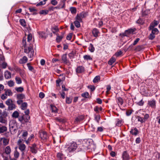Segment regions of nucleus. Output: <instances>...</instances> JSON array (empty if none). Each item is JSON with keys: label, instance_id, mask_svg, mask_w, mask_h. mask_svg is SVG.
<instances>
[{"label": "nucleus", "instance_id": "obj_1", "mask_svg": "<svg viewBox=\"0 0 160 160\" xmlns=\"http://www.w3.org/2000/svg\"><path fill=\"white\" fill-rule=\"evenodd\" d=\"M22 43L24 48V52L28 54V55L29 58H32L33 56L34 53L32 45L30 44L29 46L27 48L26 40H25L24 41V38L23 39Z\"/></svg>", "mask_w": 160, "mask_h": 160}, {"label": "nucleus", "instance_id": "obj_2", "mask_svg": "<svg viewBox=\"0 0 160 160\" xmlns=\"http://www.w3.org/2000/svg\"><path fill=\"white\" fill-rule=\"evenodd\" d=\"M5 104L8 106V110H12L16 108L15 105L13 103L11 99H8L5 102Z\"/></svg>", "mask_w": 160, "mask_h": 160}, {"label": "nucleus", "instance_id": "obj_3", "mask_svg": "<svg viewBox=\"0 0 160 160\" xmlns=\"http://www.w3.org/2000/svg\"><path fill=\"white\" fill-rule=\"evenodd\" d=\"M77 145L76 142H73L70 144L67 150L70 153L74 152L77 148Z\"/></svg>", "mask_w": 160, "mask_h": 160}, {"label": "nucleus", "instance_id": "obj_4", "mask_svg": "<svg viewBox=\"0 0 160 160\" xmlns=\"http://www.w3.org/2000/svg\"><path fill=\"white\" fill-rule=\"evenodd\" d=\"M5 58L2 55H0V64H1L2 66V68L5 69L7 66V63L5 62Z\"/></svg>", "mask_w": 160, "mask_h": 160}, {"label": "nucleus", "instance_id": "obj_5", "mask_svg": "<svg viewBox=\"0 0 160 160\" xmlns=\"http://www.w3.org/2000/svg\"><path fill=\"white\" fill-rule=\"evenodd\" d=\"M16 124L15 122L14 121H10L9 123V127L10 131H15L16 130Z\"/></svg>", "mask_w": 160, "mask_h": 160}, {"label": "nucleus", "instance_id": "obj_6", "mask_svg": "<svg viewBox=\"0 0 160 160\" xmlns=\"http://www.w3.org/2000/svg\"><path fill=\"white\" fill-rule=\"evenodd\" d=\"M48 136L46 132H41V141L43 142H45L48 138Z\"/></svg>", "mask_w": 160, "mask_h": 160}, {"label": "nucleus", "instance_id": "obj_7", "mask_svg": "<svg viewBox=\"0 0 160 160\" xmlns=\"http://www.w3.org/2000/svg\"><path fill=\"white\" fill-rule=\"evenodd\" d=\"M158 23V21H154V22H152L150 24V26L148 28V30H151L153 28H155L154 27L157 26Z\"/></svg>", "mask_w": 160, "mask_h": 160}, {"label": "nucleus", "instance_id": "obj_8", "mask_svg": "<svg viewBox=\"0 0 160 160\" xmlns=\"http://www.w3.org/2000/svg\"><path fill=\"white\" fill-rule=\"evenodd\" d=\"M123 160H129L130 157L126 151H124L122 154Z\"/></svg>", "mask_w": 160, "mask_h": 160}, {"label": "nucleus", "instance_id": "obj_9", "mask_svg": "<svg viewBox=\"0 0 160 160\" xmlns=\"http://www.w3.org/2000/svg\"><path fill=\"white\" fill-rule=\"evenodd\" d=\"M18 118L19 121L22 123H23L24 122H28L26 121L25 120V119H26V117L24 115L22 116H19Z\"/></svg>", "mask_w": 160, "mask_h": 160}, {"label": "nucleus", "instance_id": "obj_10", "mask_svg": "<svg viewBox=\"0 0 160 160\" xmlns=\"http://www.w3.org/2000/svg\"><path fill=\"white\" fill-rule=\"evenodd\" d=\"M28 60V59L27 57L24 56L22 58L20 59L19 62L21 64H24L27 62Z\"/></svg>", "mask_w": 160, "mask_h": 160}, {"label": "nucleus", "instance_id": "obj_11", "mask_svg": "<svg viewBox=\"0 0 160 160\" xmlns=\"http://www.w3.org/2000/svg\"><path fill=\"white\" fill-rule=\"evenodd\" d=\"M148 105L152 108H154L156 106V101L154 99L148 101Z\"/></svg>", "mask_w": 160, "mask_h": 160}, {"label": "nucleus", "instance_id": "obj_12", "mask_svg": "<svg viewBox=\"0 0 160 160\" xmlns=\"http://www.w3.org/2000/svg\"><path fill=\"white\" fill-rule=\"evenodd\" d=\"M84 71V68L82 66L78 67L76 69V72L77 73H82Z\"/></svg>", "mask_w": 160, "mask_h": 160}, {"label": "nucleus", "instance_id": "obj_13", "mask_svg": "<svg viewBox=\"0 0 160 160\" xmlns=\"http://www.w3.org/2000/svg\"><path fill=\"white\" fill-rule=\"evenodd\" d=\"M4 76L6 79H9L11 77V73L10 72L7 70L4 72Z\"/></svg>", "mask_w": 160, "mask_h": 160}, {"label": "nucleus", "instance_id": "obj_14", "mask_svg": "<svg viewBox=\"0 0 160 160\" xmlns=\"http://www.w3.org/2000/svg\"><path fill=\"white\" fill-rule=\"evenodd\" d=\"M99 33L98 30L96 28H93L92 31V33L95 37H97Z\"/></svg>", "mask_w": 160, "mask_h": 160}, {"label": "nucleus", "instance_id": "obj_15", "mask_svg": "<svg viewBox=\"0 0 160 160\" xmlns=\"http://www.w3.org/2000/svg\"><path fill=\"white\" fill-rule=\"evenodd\" d=\"M2 140V143L4 146H6L9 144V140L5 138H1L0 141Z\"/></svg>", "mask_w": 160, "mask_h": 160}, {"label": "nucleus", "instance_id": "obj_16", "mask_svg": "<svg viewBox=\"0 0 160 160\" xmlns=\"http://www.w3.org/2000/svg\"><path fill=\"white\" fill-rule=\"evenodd\" d=\"M62 59L63 62L65 64H68L69 63V61L67 59V54H65L62 55Z\"/></svg>", "mask_w": 160, "mask_h": 160}, {"label": "nucleus", "instance_id": "obj_17", "mask_svg": "<svg viewBox=\"0 0 160 160\" xmlns=\"http://www.w3.org/2000/svg\"><path fill=\"white\" fill-rule=\"evenodd\" d=\"M24 112L25 115H24L26 117V119H25V120L26 121H28L30 118V116L29 115V110L27 109Z\"/></svg>", "mask_w": 160, "mask_h": 160}, {"label": "nucleus", "instance_id": "obj_18", "mask_svg": "<svg viewBox=\"0 0 160 160\" xmlns=\"http://www.w3.org/2000/svg\"><path fill=\"white\" fill-rule=\"evenodd\" d=\"M5 153L7 155L9 154L11 152V149L9 146H7L4 149Z\"/></svg>", "mask_w": 160, "mask_h": 160}, {"label": "nucleus", "instance_id": "obj_19", "mask_svg": "<svg viewBox=\"0 0 160 160\" xmlns=\"http://www.w3.org/2000/svg\"><path fill=\"white\" fill-rule=\"evenodd\" d=\"M18 146L19 149L21 151H24L26 148V146L24 144H19Z\"/></svg>", "mask_w": 160, "mask_h": 160}, {"label": "nucleus", "instance_id": "obj_20", "mask_svg": "<svg viewBox=\"0 0 160 160\" xmlns=\"http://www.w3.org/2000/svg\"><path fill=\"white\" fill-rule=\"evenodd\" d=\"M36 145L35 144H33L32 146L30 147L31 151L32 153H36L37 152V150L36 149Z\"/></svg>", "mask_w": 160, "mask_h": 160}, {"label": "nucleus", "instance_id": "obj_21", "mask_svg": "<svg viewBox=\"0 0 160 160\" xmlns=\"http://www.w3.org/2000/svg\"><path fill=\"white\" fill-rule=\"evenodd\" d=\"M84 118V117L82 115L78 116L75 119V122H79L82 120Z\"/></svg>", "mask_w": 160, "mask_h": 160}, {"label": "nucleus", "instance_id": "obj_22", "mask_svg": "<svg viewBox=\"0 0 160 160\" xmlns=\"http://www.w3.org/2000/svg\"><path fill=\"white\" fill-rule=\"evenodd\" d=\"M16 97L17 99L22 100L23 99L25 98L24 94L22 93L17 94Z\"/></svg>", "mask_w": 160, "mask_h": 160}, {"label": "nucleus", "instance_id": "obj_23", "mask_svg": "<svg viewBox=\"0 0 160 160\" xmlns=\"http://www.w3.org/2000/svg\"><path fill=\"white\" fill-rule=\"evenodd\" d=\"M19 115V112L17 111L14 112L12 115V117L13 118H18Z\"/></svg>", "mask_w": 160, "mask_h": 160}, {"label": "nucleus", "instance_id": "obj_24", "mask_svg": "<svg viewBox=\"0 0 160 160\" xmlns=\"http://www.w3.org/2000/svg\"><path fill=\"white\" fill-rule=\"evenodd\" d=\"M7 130V127L4 126H0V134L4 133Z\"/></svg>", "mask_w": 160, "mask_h": 160}, {"label": "nucleus", "instance_id": "obj_25", "mask_svg": "<svg viewBox=\"0 0 160 160\" xmlns=\"http://www.w3.org/2000/svg\"><path fill=\"white\" fill-rule=\"evenodd\" d=\"M81 96L85 98H88L90 99L91 97L89 96V93L87 92H85L81 94Z\"/></svg>", "mask_w": 160, "mask_h": 160}, {"label": "nucleus", "instance_id": "obj_26", "mask_svg": "<svg viewBox=\"0 0 160 160\" xmlns=\"http://www.w3.org/2000/svg\"><path fill=\"white\" fill-rule=\"evenodd\" d=\"M4 91H5V93L7 96H12L13 93L10 89H4Z\"/></svg>", "mask_w": 160, "mask_h": 160}, {"label": "nucleus", "instance_id": "obj_27", "mask_svg": "<svg viewBox=\"0 0 160 160\" xmlns=\"http://www.w3.org/2000/svg\"><path fill=\"white\" fill-rule=\"evenodd\" d=\"M130 132L132 134L136 136L138 133V130L137 128H135L134 129H132L130 131Z\"/></svg>", "mask_w": 160, "mask_h": 160}, {"label": "nucleus", "instance_id": "obj_28", "mask_svg": "<svg viewBox=\"0 0 160 160\" xmlns=\"http://www.w3.org/2000/svg\"><path fill=\"white\" fill-rule=\"evenodd\" d=\"M57 37L56 39L57 42L59 43L62 40V38H63V35L60 36L58 33L56 34Z\"/></svg>", "mask_w": 160, "mask_h": 160}, {"label": "nucleus", "instance_id": "obj_29", "mask_svg": "<svg viewBox=\"0 0 160 160\" xmlns=\"http://www.w3.org/2000/svg\"><path fill=\"white\" fill-rule=\"evenodd\" d=\"M19 22L20 24L23 27H25L26 26V23L25 19H20L19 20Z\"/></svg>", "mask_w": 160, "mask_h": 160}, {"label": "nucleus", "instance_id": "obj_30", "mask_svg": "<svg viewBox=\"0 0 160 160\" xmlns=\"http://www.w3.org/2000/svg\"><path fill=\"white\" fill-rule=\"evenodd\" d=\"M30 12L32 13L33 14H37V10L33 7H31L29 8Z\"/></svg>", "mask_w": 160, "mask_h": 160}, {"label": "nucleus", "instance_id": "obj_31", "mask_svg": "<svg viewBox=\"0 0 160 160\" xmlns=\"http://www.w3.org/2000/svg\"><path fill=\"white\" fill-rule=\"evenodd\" d=\"M63 156L64 155L62 153L60 152L58 153L57 154V157L58 160H62L63 159Z\"/></svg>", "mask_w": 160, "mask_h": 160}, {"label": "nucleus", "instance_id": "obj_32", "mask_svg": "<svg viewBox=\"0 0 160 160\" xmlns=\"http://www.w3.org/2000/svg\"><path fill=\"white\" fill-rule=\"evenodd\" d=\"M7 120L5 118H4L2 116H0V122L4 124H6L7 123Z\"/></svg>", "mask_w": 160, "mask_h": 160}, {"label": "nucleus", "instance_id": "obj_33", "mask_svg": "<svg viewBox=\"0 0 160 160\" xmlns=\"http://www.w3.org/2000/svg\"><path fill=\"white\" fill-rule=\"evenodd\" d=\"M27 65L28 68L29 70L33 72H35V70H34L33 67L31 65L30 63H27Z\"/></svg>", "mask_w": 160, "mask_h": 160}, {"label": "nucleus", "instance_id": "obj_34", "mask_svg": "<svg viewBox=\"0 0 160 160\" xmlns=\"http://www.w3.org/2000/svg\"><path fill=\"white\" fill-rule=\"evenodd\" d=\"M52 32L54 34L56 33V32H58L59 31V29L57 26H55L54 27H52L51 28Z\"/></svg>", "mask_w": 160, "mask_h": 160}, {"label": "nucleus", "instance_id": "obj_35", "mask_svg": "<svg viewBox=\"0 0 160 160\" xmlns=\"http://www.w3.org/2000/svg\"><path fill=\"white\" fill-rule=\"evenodd\" d=\"M16 83L17 84H21L22 83V81L21 78L18 77H16L15 78Z\"/></svg>", "mask_w": 160, "mask_h": 160}, {"label": "nucleus", "instance_id": "obj_36", "mask_svg": "<svg viewBox=\"0 0 160 160\" xmlns=\"http://www.w3.org/2000/svg\"><path fill=\"white\" fill-rule=\"evenodd\" d=\"M15 90L18 92H21L24 91V88L23 87H15Z\"/></svg>", "mask_w": 160, "mask_h": 160}, {"label": "nucleus", "instance_id": "obj_37", "mask_svg": "<svg viewBox=\"0 0 160 160\" xmlns=\"http://www.w3.org/2000/svg\"><path fill=\"white\" fill-rule=\"evenodd\" d=\"M116 59L114 58H111L108 61V63L109 65H112L115 61Z\"/></svg>", "mask_w": 160, "mask_h": 160}, {"label": "nucleus", "instance_id": "obj_38", "mask_svg": "<svg viewBox=\"0 0 160 160\" xmlns=\"http://www.w3.org/2000/svg\"><path fill=\"white\" fill-rule=\"evenodd\" d=\"M151 30H152V33L154 35L158 34L159 32L157 28H153Z\"/></svg>", "mask_w": 160, "mask_h": 160}, {"label": "nucleus", "instance_id": "obj_39", "mask_svg": "<svg viewBox=\"0 0 160 160\" xmlns=\"http://www.w3.org/2000/svg\"><path fill=\"white\" fill-rule=\"evenodd\" d=\"M27 102H24L22 103L21 106V108L22 110H25L27 107Z\"/></svg>", "mask_w": 160, "mask_h": 160}, {"label": "nucleus", "instance_id": "obj_40", "mask_svg": "<svg viewBox=\"0 0 160 160\" xmlns=\"http://www.w3.org/2000/svg\"><path fill=\"white\" fill-rule=\"evenodd\" d=\"M83 58L84 59L86 60H92V58L89 55H86L83 56Z\"/></svg>", "mask_w": 160, "mask_h": 160}, {"label": "nucleus", "instance_id": "obj_41", "mask_svg": "<svg viewBox=\"0 0 160 160\" xmlns=\"http://www.w3.org/2000/svg\"><path fill=\"white\" fill-rule=\"evenodd\" d=\"M89 50L92 52H93L95 50V48L93 45L92 43L90 44L89 47L88 48Z\"/></svg>", "mask_w": 160, "mask_h": 160}, {"label": "nucleus", "instance_id": "obj_42", "mask_svg": "<svg viewBox=\"0 0 160 160\" xmlns=\"http://www.w3.org/2000/svg\"><path fill=\"white\" fill-rule=\"evenodd\" d=\"M51 107L52 112H53L55 113L57 112L58 111L57 108L55 106L51 105Z\"/></svg>", "mask_w": 160, "mask_h": 160}, {"label": "nucleus", "instance_id": "obj_43", "mask_svg": "<svg viewBox=\"0 0 160 160\" xmlns=\"http://www.w3.org/2000/svg\"><path fill=\"white\" fill-rule=\"evenodd\" d=\"M125 31V33H127V35H128L134 32V30L133 29L131 28L128 30H126Z\"/></svg>", "mask_w": 160, "mask_h": 160}, {"label": "nucleus", "instance_id": "obj_44", "mask_svg": "<svg viewBox=\"0 0 160 160\" xmlns=\"http://www.w3.org/2000/svg\"><path fill=\"white\" fill-rule=\"evenodd\" d=\"M70 11L72 14H75L77 12L76 8L73 7H71L70 8Z\"/></svg>", "mask_w": 160, "mask_h": 160}, {"label": "nucleus", "instance_id": "obj_45", "mask_svg": "<svg viewBox=\"0 0 160 160\" xmlns=\"http://www.w3.org/2000/svg\"><path fill=\"white\" fill-rule=\"evenodd\" d=\"M80 16L82 18H85L88 15V13L87 12H82L80 13Z\"/></svg>", "mask_w": 160, "mask_h": 160}, {"label": "nucleus", "instance_id": "obj_46", "mask_svg": "<svg viewBox=\"0 0 160 160\" xmlns=\"http://www.w3.org/2000/svg\"><path fill=\"white\" fill-rule=\"evenodd\" d=\"M100 79V77L99 76H96L93 80V82L94 83H96L98 82Z\"/></svg>", "mask_w": 160, "mask_h": 160}, {"label": "nucleus", "instance_id": "obj_47", "mask_svg": "<svg viewBox=\"0 0 160 160\" xmlns=\"http://www.w3.org/2000/svg\"><path fill=\"white\" fill-rule=\"evenodd\" d=\"M14 156L15 158H18L19 156V152L17 151V150H16L14 152Z\"/></svg>", "mask_w": 160, "mask_h": 160}, {"label": "nucleus", "instance_id": "obj_48", "mask_svg": "<svg viewBox=\"0 0 160 160\" xmlns=\"http://www.w3.org/2000/svg\"><path fill=\"white\" fill-rule=\"evenodd\" d=\"M143 48V47L142 45H138L137 46L135 49V50L137 51H140Z\"/></svg>", "mask_w": 160, "mask_h": 160}, {"label": "nucleus", "instance_id": "obj_49", "mask_svg": "<svg viewBox=\"0 0 160 160\" xmlns=\"http://www.w3.org/2000/svg\"><path fill=\"white\" fill-rule=\"evenodd\" d=\"M72 99L68 97H66V102L68 104L71 103L72 102Z\"/></svg>", "mask_w": 160, "mask_h": 160}, {"label": "nucleus", "instance_id": "obj_50", "mask_svg": "<svg viewBox=\"0 0 160 160\" xmlns=\"http://www.w3.org/2000/svg\"><path fill=\"white\" fill-rule=\"evenodd\" d=\"M14 82L12 80L8 81V84L9 87H12L14 85Z\"/></svg>", "mask_w": 160, "mask_h": 160}, {"label": "nucleus", "instance_id": "obj_51", "mask_svg": "<svg viewBox=\"0 0 160 160\" xmlns=\"http://www.w3.org/2000/svg\"><path fill=\"white\" fill-rule=\"evenodd\" d=\"M80 21H78L77 20H76L74 22V23L75 26L77 28H78L80 27Z\"/></svg>", "mask_w": 160, "mask_h": 160}, {"label": "nucleus", "instance_id": "obj_52", "mask_svg": "<svg viewBox=\"0 0 160 160\" xmlns=\"http://www.w3.org/2000/svg\"><path fill=\"white\" fill-rule=\"evenodd\" d=\"M136 118L138 119V121L142 123L144 122L143 119L140 116H137Z\"/></svg>", "mask_w": 160, "mask_h": 160}, {"label": "nucleus", "instance_id": "obj_53", "mask_svg": "<svg viewBox=\"0 0 160 160\" xmlns=\"http://www.w3.org/2000/svg\"><path fill=\"white\" fill-rule=\"evenodd\" d=\"M142 114L143 115H144V117L143 118L145 122L146 121H147L148 120V119L149 118V114H146L145 115H144V113H142Z\"/></svg>", "mask_w": 160, "mask_h": 160}, {"label": "nucleus", "instance_id": "obj_54", "mask_svg": "<svg viewBox=\"0 0 160 160\" xmlns=\"http://www.w3.org/2000/svg\"><path fill=\"white\" fill-rule=\"evenodd\" d=\"M75 53L73 51H72V52L68 54V56L69 58H73L74 57L75 55Z\"/></svg>", "mask_w": 160, "mask_h": 160}, {"label": "nucleus", "instance_id": "obj_55", "mask_svg": "<svg viewBox=\"0 0 160 160\" xmlns=\"http://www.w3.org/2000/svg\"><path fill=\"white\" fill-rule=\"evenodd\" d=\"M49 11L47 10H43L41 11V14L46 15L48 13Z\"/></svg>", "mask_w": 160, "mask_h": 160}, {"label": "nucleus", "instance_id": "obj_56", "mask_svg": "<svg viewBox=\"0 0 160 160\" xmlns=\"http://www.w3.org/2000/svg\"><path fill=\"white\" fill-rule=\"evenodd\" d=\"M41 36L42 38L45 39L47 37L48 35L46 34L45 32H42L41 33Z\"/></svg>", "mask_w": 160, "mask_h": 160}, {"label": "nucleus", "instance_id": "obj_57", "mask_svg": "<svg viewBox=\"0 0 160 160\" xmlns=\"http://www.w3.org/2000/svg\"><path fill=\"white\" fill-rule=\"evenodd\" d=\"M82 17L80 16V14H77L76 17V20L81 22L82 21Z\"/></svg>", "mask_w": 160, "mask_h": 160}, {"label": "nucleus", "instance_id": "obj_58", "mask_svg": "<svg viewBox=\"0 0 160 160\" xmlns=\"http://www.w3.org/2000/svg\"><path fill=\"white\" fill-rule=\"evenodd\" d=\"M118 103H119L121 105H122L123 103V100L121 97H119L118 98Z\"/></svg>", "mask_w": 160, "mask_h": 160}, {"label": "nucleus", "instance_id": "obj_59", "mask_svg": "<svg viewBox=\"0 0 160 160\" xmlns=\"http://www.w3.org/2000/svg\"><path fill=\"white\" fill-rule=\"evenodd\" d=\"M28 133L27 132L25 131L24 132H23L22 134V138H23L25 140L26 139V138L28 136Z\"/></svg>", "mask_w": 160, "mask_h": 160}, {"label": "nucleus", "instance_id": "obj_60", "mask_svg": "<svg viewBox=\"0 0 160 160\" xmlns=\"http://www.w3.org/2000/svg\"><path fill=\"white\" fill-rule=\"evenodd\" d=\"M32 35L31 33H29L28 36V42H29L32 40Z\"/></svg>", "mask_w": 160, "mask_h": 160}, {"label": "nucleus", "instance_id": "obj_61", "mask_svg": "<svg viewBox=\"0 0 160 160\" xmlns=\"http://www.w3.org/2000/svg\"><path fill=\"white\" fill-rule=\"evenodd\" d=\"M155 38V35L153 34L152 33V32L150 34L149 36L148 37V38L149 39L151 40H153Z\"/></svg>", "mask_w": 160, "mask_h": 160}, {"label": "nucleus", "instance_id": "obj_62", "mask_svg": "<svg viewBox=\"0 0 160 160\" xmlns=\"http://www.w3.org/2000/svg\"><path fill=\"white\" fill-rule=\"evenodd\" d=\"M132 112H133L132 110H128L126 112V114L127 116H129L131 114Z\"/></svg>", "mask_w": 160, "mask_h": 160}, {"label": "nucleus", "instance_id": "obj_63", "mask_svg": "<svg viewBox=\"0 0 160 160\" xmlns=\"http://www.w3.org/2000/svg\"><path fill=\"white\" fill-rule=\"evenodd\" d=\"M88 87L89 89H90L92 92L94 91L95 89V87L94 86L89 85L88 86Z\"/></svg>", "mask_w": 160, "mask_h": 160}, {"label": "nucleus", "instance_id": "obj_64", "mask_svg": "<svg viewBox=\"0 0 160 160\" xmlns=\"http://www.w3.org/2000/svg\"><path fill=\"white\" fill-rule=\"evenodd\" d=\"M136 23L138 24H143L144 23V22L142 19H141V18H139L136 21Z\"/></svg>", "mask_w": 160, "mask_h": 160}]
</instances>
